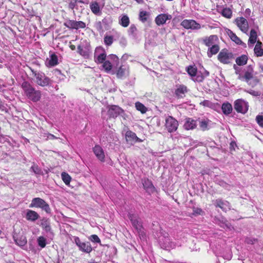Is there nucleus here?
<instances>
[{
  "mask_svg": "<svg viewBox=\"0 0 263 263\" xmlns=\"http://www.w3.org/2000/svg\"><path fill=\"white\" fill-rule=\"evenodd\" d=\"M22 88L26 96L32 101L36 102L40 100L41 91L36 90L28 82H23L22 84Z\"/></svg>",
  "mask_w": 263,
  "mask_h": 263,
  "instance_id": "f257e3e1",
  "label": "nucleus"
},
{
  "mask_svg": "<svg viewBox=\"0 0 263 263\" xmlns=\"http://www.w3.org/2000/svg\"><path fill=\"white\" fill-rule=\"evenodd\" d=\"M29 69L32 72V76L35 78V81L37 85L42 87H46L52 84V81L43 72L35 70L31 67H29Z\"/></svg>",
  "mask_w": 263,
  "mask_h": 263,
  "instance_id": "f03ea898",
  "label": "nucleus"
},
{
  "mask_svg": "<svg viewBox=\"0 0 263 263\" xmlns=\"http://www.w3.org/2000/svg\"><path fill=\"white\" fill-rule=\"evenodd\" d=\"M29 207L40 208L47 213H49L51 212L49 204L44 199L40 197L33 198L29 205Z\"/></svg>",
  "mask_w": 263,
  "mask_h": 263,
  "instance_id": "7ed1b4c3",
  "label": "nucleus"
},
{
  "mask_svg": "<svg viewBox=\"0 0 263 263\" xmlns=\"http://www.w3.org/2000/svg\"><path fill=\"white\" fill-rule=\"evenodd\" d=\"M234 55L232 52H230L227 49H222L217 56L218 61L223 64H229L234 59Z\"/></svg>",
  "mask_w": 263,
  "mask_h": 263,
  "instance_id": "20e7f679",
  "label": "nucleus"
},
{
  "mask_svg": "<svg viewBox=\"0 0 263 263\" xmlns=\"http://www.w3.org/2000/svg\"><path fill=\"white\" fill-rule=\"evenodd\" d=\"M73 240L80 251L89 254L92 251V248L90 242H82L78 236H73Z\"/></svg>",
  "mask_w": 263,
  "mask_h": 263,
  "instance_id": "39448f33",
  "label": "nucleus"
},
{
  "mask_svg": "<svg viewBox=\"0 0 263 263\" xmlns=\"http://www.w3.org/2000/svg\"><path fill=\"white\" fill-rule=\"evenodd\" d=\"M107 108V115L109 119H116L119 116H122L125 114L124 110L118 105H108Z\"/></svg>",
  "mask_w": 263,
  "mask_h": 263,
  "instance_id": "423d86ee",
  "label": "nucleus"
},
{
  "mask_svg": "<svg viewBox=\"0 0 263 263\" xmlns=\"http://www.w3.org/2000/svg\"><path fill=\"white\" fill-rule=\"evenodd\" d=\"M234 107L238 113L245 114L248 110L249 105L248 103L243 99H239L235 101Z\"/></svg>",
  "mask_w": 263,
  "mask_h": 263,
  "instance_id": "0eeeda50",
  "label": "nucleus"
},
{
  "mask_svg": "<svg viewBox=\"0 0 263 263\" xmlns=\"http://www.w3.org/2000/svg\"><path fill=\"white\" fill-rule=\"evenodd\" d=\"M178 125V121L172 116H169L165 119V126L169 133L176 131Z\"/></svg>",
  "mask_w": 263,
  "mask_h": 263,
  "instance_id": "6e6552de",
  "label": "nucleus"
},
{
  "mask_svg": "<svg viewBox=\"0 0 263 263\" xmlns=\"http://www.w3.org/2000/svg\"><path fill=\"white\" fill-rule=\"evenodd\" d=\"M128 218L130 219L133 226L137 230L139 235L142 237L145 236V233L143 231V228L141 223L138 220L137 216L133 214L129 213L128 214Z\"/></svg>",
  "mask_w": 263,
  "mask_h": 263,
  "instance_id": "1a4fd4ad",
  "label": "nucleus"
},
{
  "mask_svg": "<svg viewBox=\"0 0 263 263\" xmlns=\"http://www.w3.org/2000/svg\"><path fill=\"white\" fill-rule=\"evenodd\" d=\"M95 61L97 64H102L106 61V54L103 48H96L95 52Z\"/></svg>",
  "mask_w": 263,
  "mask_h": 263,
  "instance_id": "9d476101",
  "label": "nucleus"
},
{
  "mask_svg": "<svg viewBox=\"0 0 263 263\" xmlns=\"http://www.w3.org/2000/svg\"><path fill=\"white\" fill-rule=\"evenodd\" d=\"M235 23L239 29L243 33H247L249 31L248 21L243 17H237L235 20Z\"/></svg>",
  "mask_w": 263,
  "mask_h": 263,
  "instance_id": "9b49d317",
  "label": "nucleus"
},
{
  "mask_svg": "<svg viewBox=\"0 0 263 263\" xmlns=\"http://www.w3.org/2000/svg\"><path fill=\"white\" fill-rule=\"evenodd\" d=\"M180 25L186 29H199L201 28V25L194 20H184Z\"/></svg>",
  "mask_w": 263,
  "mask_h": 263,
  "instance_id": "f8f14e48",
  "label": "nucleus"
},
{
  "mask_svg": "<svg viewBox=\"0 0 263 263\" xmlns=\"http://www.w3.org/2000/svg\"><path fill=\"white\" fill-rule=\"evenodd\" d=\"M187 87L184 84H178L176 85L174 95L178 99L184 98L188 92Z\"/></svg>",
  "mask_w": 263,
  "mask_h": 263,
  "instance_id": "ddd939ff",
  "label": "nucleus"
},
{
  "mask_svg": "<svg viewBox=\"0 0 263 263\" xmlns=\"http://www.w3.org/2000/svg\"><path fill=\"white\" fill-rule=\"evenodd\" d=\"M143 187L145 191L149 195L156 191V188L153 184L152 181L147 178H143L141 180Z\"/></svg>",
  "mask_w": 263,
  "mask_h": 263,
  "instance_id": "4468645a",
  "label": "nucleus"
},
{
  "mask_svg": "<svg viewBox=\"0 0 263 263\" xmlns=\"http://www.w3.org/2000/svg\"><path fill=\"white\" fill-rule=\"evenodd\" d=\"M95 27L99 33H103L109 28V25L106 18H104L101 21L96 22Z\"/></svg>",
  "mask_w": 263,
  "mask_h": 263,
  "instance_id": "2eb2a0df",
  "label": "nucleus"
},
{
  "mask_svg": "<svg viewBox=\"0 0 263 263\" xmlns=\"http://www.w3.org/2000/svg\"><path fill=\"white\" fill-rule=\"evenodd\" d=\"M218 41L219 39L217 35H211L202 39L203 44L209 47L218 43Z\"/></svg>",
  "mask_w": 263,
  "mask_h": 263,
  "instance_id": "dca6fc26",
  "label": "nucleus"
},
{
  "mask_svg": "<svg viewBox=\"0 0 263 263\" xmlns=\"http://www.w3.org/2000/svg\"><path fill=\"white\" fill-rule=\"evenodd\" d=\"M172 17V15L170 14L162 13L155 17V21L158 26H160L165 24L167 20H171Z\"/></svg>",
  "mask_w": 263,
  "mask_h": 263,
  "instance_id": "f3484780",
  "label": "nucleus"
},
{
  "mask_svg": "<svg viewBox=\"0 0 263 263\" xmlns=\"http://www.w3.org/2000/svg\"><path fill=\"white\" fill-rule=\"evenodd\" d=\"M13 238L15 243L19 246L23 247L27 243L26 237L23 233L22 234L14 233Z\"/></svg>",
  "mask_w": 263,
  "mask_h": 263,
  "instance_id": "a211bd4d",
  "label": "nucleus"
},
{
  "mask_svg": "<svg viewBox=\"0 0 263 263\" xmlns=\"http://www.w3.org/2000/svg\"><path fill=\"white\" fill-rule=\"evenodd\" d=\"M93 152L97 158L101 162L105 161V154L102 147L99 145H96L93 148Z\"/></svg>",
  "mask_w": 263,
  "mask_h": 263,
  "instance_id": "6ab92c4d",
  "label": "nucleus"
},
{
  "mask_svg": "<svg viewBox=\"0 0 263 263\" xmlns=\"http://www.w3.org/2000/svg\"><path fill=\"white\" fill-rule=\"evenodd\" d=\"M197 121L191 118H186L183 125L184 128L186 130H193L197 127Z\"/></svg>",
  "mask_w": 263,
  "mask_h": 263,
  "instance_id": "aec40b11",
  "label": "nucleus"
},
{
  "mask_svg": "<svg viewBox=\"0 0 263 263\" xmlns=\"http://www.w3.org/2000/svg\"><path fill=\"white\" fill-rule=\"evenodd\" d=\"M125 138L127 142H142V140L139 138L136 134L131 131V130H127L125 133Z\"/></svg>",
  "mask_w": 263,
  "mask_h": 263,
  "instance_id": "412c9836",
  "label": "nucleus"
},
{
  "mask_svg": "<svg viewBox=\"0 0 263 263\" xmlns=\"http://www.w3.org/2000/svg\"><path fill=\"white\" fill-rule=\"evenodd\" d=\"M215 206L220 208L223 211H227L229 209V202L221 199H217L215 201Z\"/></svg>",
  "mask_w": 263,
  "mask_h": 263,
  "instance_id": "4be33fe9",
  "label": "nucleus"
},
{
  "mask_svg": "<svg viewBox=\"0 0 263 263\" xmlns=\"http://www.w3.org/2000/svg\"><path fill=\"white\" fill-rule=\"evenodd\" d=\"M89 8L95 15H100L101 14L100 6L97 1H93L90 3Z\"/></svg>",
  "mask_w": 263,
  "mask_h": 263,
  "instance_id": "5701e85b",
  "label": "nucleus"
},
{
  "mask_svg": "<svg viewBox=\"0 0 263 263\" xmlns=\"http://www.w3.org/2000/svg\"><path fill=\"white\" fill-rule=\"evenodd\" d=\"M254 52L257 57L263 56V44L259 40L257 41L254 48Z\"/></svg>",
  "mask_w": 263,
  "mask_h": 263,
  "instance_id": "b1692460",
  "label": "nucleus"
},
{
  "mask_svg": "<svg viewBox=\"0 0 263 263\" xmlns=\"http://www.w3.org/2000/svg\"><path fill=\"white\" fill-rule=\"evenodd\" d=\"M40 217L38 213L33 210H28L27 211L26 218L29 221H34L38 219Z\"/></svg>",
  "mask_w": 263,
  "mask_h": 263,
  "instance_id": "393cba45",
  "label": "nucleus"
},
{
  "mask_svg": "<svg viewBox=\"0 0 263 263\" xmlns=\"http://www.w3.org/2000/svg\"><path fill=\"white\" fill-rule=\"evenodd\" d=\"M167 235L168 234H167ZM161 245L162 248L166 250H168L171 248H174L175 247L174 242L171 240V239L168 236V235H167L166 237H165L163 243L161 242Z\"/></svg>",
  "mask_w": 263,
  "mask_h": 263,
  "instance_id": "a878e982",
  "label": "nucleus"
},
{
  "mask_svg": "<svg viewBox=\"0 0 263 263\" xmlns=\"http://www.w3.org/2000/svg\"><path fill=\"white\" fill-rule=\"evenodd\" d=\"M220 50V47L217 43L215 45L209 47L207 55L209 58H211L213 55L216 54Z\"/></svg>",
  "mask_w": 263,
  "mask_h": 263,
  "instance_id": "bb28decb",
  "label": "nucleus"
},
{
  "mask_svg": "<svg viewBox=\"0 0 263 263\" xmlns=\"http://www.w3.org/2000/svg\"><path fill=\"white\" fill-rule=\"evenodd\" d=\"M150 15V13L146 11H140L139 13V20L142 23H144L148 21Z\"/></svg>",
  "mask_w": 263,
  "mask_h": 263,
  "instance_id": "cd10ccee",
  "label": "nucleus"
},
{
  "mask_svg": "<svg viewBox=\"0 0 263 263\" xmlns=\"http://www.w3.org/2000/svg\"><path fill=\"white\" fill-rule=\"evenodd\" d=\"M257 34L256 31L254 29H252L250 31V36L248 40V45L250 46V45H253L256 42L257 43Z\"/></svg>",
  "mask_w": 263,
  "mask_h": 263,
  "instance_id": "c85d7f7f",
  "label": "nucleus"
},
{
  "mask_svg": "<svg viewBox=\"0 0 263 263\" xmlns=\"http://www.w3.org/2000/svg\"><path fill=\"white\" fill-rule=\"evenodd\" d=\"M221 109L223 113L226 115L230 114L233 110L232 105L229 103H223L221 106Z\"/></svg>",
  "mask_w": 263,
  "mask_h": 263,
  "instance_id": "c756f323",
  "label": "nucleus"
},
{
  "mask_svg": "<svg viewBox=\"0 0 263 263\" xmlns=\"http://www.w3.org/2000/svg\"><path fill=\"white\" fill-rule=\"evenodd\" d=\"M59 64L58 56L53 53L50 56V59L48 62V66L50 67H53Z\"/></svg>",
  "mask_w": 263,
  "mask_h": 263,
  "instance_id": "7c9ffc66",
  "label": "nucleus"
},
{
  "mask_svg": "<svg viewBox=\"0 0 263 263\" xmlns=\"http://www.w3.org/2000/svg\"><path fill=\"white\" fill-rule=\"evenodd\" d=\"M248 58V56L243 54L236 58L235 62L238 66H243L247 63Z\"/></svg>",
  "mask_w": 263,
  "mask_h": 263,
  "instance_id": "2f4dec72",
  "label": "nucleus"
},
{
  "mask_svg": "<svg viewBox=\"0 0 263 263\" xmlns=\"http://www.w3.org/2000/svg\"><path fill=\"white\" fill-rule=\"evenodd\" d=\"M130 23L129 17L126 15H123L119 20V24L122 27L125 28L128 26Z\"/></svg>",
  "mask_w": 263,
  "mask_h": 263,
  "instance_id": "473e14b6",
  "label": "nucleus"
},
{
  "mask_svg": "<svg viewBox=\"0 0 263 263\" xmlns=\"http://www.w3.org/2000/svg\"><path fill=\"white\" fill-rule=\"evenodd\" d=\"M186 71L191 77H194L197 74V68L195 65H189L186 67Z\"/></svg>",
  "mask_w": 263,
  "mask_h": 263,
  "instance_id": "72a5a7b5",
  "label": "nucleus"
},
{
  "mask_svg": "<svg viewBox=\"0 0 263 263\" xmlns=\"http://www.w3.org/2000/svg\"><path fill=\"white\" fill-rule=\"evenodd\" d=\"M228 34L232 41L235 42L236 44L238 45H241L242 43V41L240 40L239 37H238L235 33H234L232 31L229 30L228 32Z\"/></svg>",
  "mask_w": 263,
  "mask_h": 263,
  "instance_id": "f704fd0d",
  "label": "nucleus"
},
{
  "mask_svg": "<svg viewBox=\"0 0 263 263\" xmlns=\"http://www.w3.org/2000/svg\"><path fill=\"white\" fill-rule=\"evenodd\" d=\"M253 77V69L246 71L243 76L242 77L243 79L247 82L248 83Z\"/></svg>",
  "mask_w": 263,
  "mask_h": 263,
  "instance_id": "c9c22d12",
  "label": "nucleus"
},
{
  "mask_svg": "<svg viewBox=\"0 0 263 263\" xmlns=\"http://www.w3.org/2000/svg\"><path fill=\"white\" fill-rule=\"evenodd\" d=\"M222 15L227 18H230L232 16V11L230 8H223L221 12Z\"/></svg>",
  "mask_w": 263,
  "mask_h": 263,
  "instance_id": "e433bc0d",
  "label": "nucleus"
},
{
  "mask_svg": "<svg viewBox=\"0 0 263 263\" xmlns=\"http://www.w3.org/2000/svg\"><path fill=\"white\" fill-rule=\"evenodd\" d=\"M102 64V67L106 72H109L112 69V66L109 61H105Z\"/></svg>",
  "mask_w": 263,
  "mask_h": 263,
  "instance_id": "4c0bfd02",
  "label": "nucleus"
},
{
  "mask_svg": "<svg viewBox=\"0 0 263 263\" xmlns=\"http://www.w3.org/2000/svg\"><path fill=\"white\" fill-rule=\"evenodd\" d=\"M61 176L63 181L66 185H68L70 183L71 178L70 175H68V174L65 172H63L61 174Z\"/></svg>",
  "mask_w": 263,
  "mask_h": 263,
  "instance_id": "58836bf2",
  "label": "nucleus"
},
{
  "mask_svg": "<svg viewBox=\"0 0 263 263\" xmlns=\"http://www.w3.org/2000/svg\"><path fill=\"white\" fill-rule=\"evenodd\" d=\"M135 105L137 109L141 111V113L144 114L146 112L147 108L142 103L138 102L136 103Z\"/></svg>",
  "mask_w": 263,
  "mask_h": 263,
  "instance_id": "ea45409f",
  "label": "nucleus"
},
{
  "mask_svg": "<svg viewBox=\"0 0 263 263\" xmlns=\"http://www.w3.org/2000/svg\"><path fill=\"white\" fill-rule=\"evenodd\" d=\"M114 42V37L112 35H105L104 37V44L107 46H110Z\"/></svg>",
  "mask_w": 263,
  "mask_h": 263,
  "instance_id": "a19ab883",
  "label": "nucleus"
},
{
  "mask_svg": "<svg viewBox=\"0 0 263 263\" xmlns=\"http://www.w3.org/2000/svg\"><path fill=\"white\" fill-rule=\"evenodd\" d=\"M37 242L38 245L42 248H44L46 247V239L44 237L42 236H39L37 238Z\"/></svg>",
  "mask_w": 263,
  "mask_h": 263,
  "instance_id": "79ce46f5",
  "label": "nucleus"
},
{
  "mask_svg": "<svg viewBox=\"0 0 263 263\" xmlns=\"http://www.w3.org/2000/svg\"><path fill=\"white\" fill-rule=\"evenodd\" d=\"M209 121V120H202L200 122V127L202 131H205L209 129L208 127Z\"/></svg>",
  "mask_w": 263,
  "mask_h": 263,
  "instance_id": "37998d69",
  "label": "nucleus"
},
{
  "mask_svg": "<svg viewBox=\"0 0 263 263\" xmlns=\"http://www.w3.org/2000/svg\"><path fill=\"white\" fill-rule=\"evenodd\" d=\"M78 52L80 55L84 57H87L89 55L88 51L84 50L83 47L80 45L78 46Z\"/></svg>",
  "mask_w": 263,
  "mask_h": 263,
  "instance_id": "c03bdc74",
  "label": "nucleus"
},
{
  "mask_svg": "<svg viewBox=\"0 0 263 263\" xmlns=\"http://www.w3.org/2000/svg\"><path fill=\"white\" fill-rule=\"evenodd\" d=\"M195 77V79H193V80L198 83L202 82L205 78V76H204L203 74L200 72L199 73L197 72V74Z\"/></svg>",
  "mask_w": 263,
  "mask_h": 263,
  "instance_id": "a18cd8bd",
  "label": "nucleus"
},
{
  "mask_svg": "<svg viewBox=\"0 0 263 263\" xmlns=\"http://www.w3.org/2000/svg\"><path fill=\"white\" fill-rule=\"evenodd\" d=\"M137 28L135 24H132L129 28L128 33L133 36H136Z\"/></svg>",
  "mask_w": 263,
  "mask_h": 263,
  "instance_id": "49530a36",
  "label": "nucleus"
},
{
  "mask_svg": "<svg viewBox=\"0 0 263 263\" xmlns=\"http://www.w3.org/2000/svg\"><path fill=\"white\" fill-rule=\"evenodd\" d=\"M203 213V212L201 208H195V207H194L193 208L192 214L193 215L196 216V215H202Z\"/></svg>",
  "mask_w": 263,
  "mask_h": 263,
  "instance_id": "de8ad7c7",
  "label": "nucleus"
},
{
  "mask_svg": "<svg viewBox=\"0 0 263 263\" xmlns=\"http://www.w3.org/2000/svg\"><path fill=\"white\" fill-rule=\"evenodd\" d=\"M31 169L35 174L40 175L42 173V171L41 168L36 164H34L31 166Z\"/></svg>",
  "mask_w": 263,
  "mask_h": 263,
  "instance_id": "09e8293b",
  "label": "nucleus"
},
{
  "mask_svg": "<svg viewBox=\"0 0 263 263\" xmlns=\"http://www.w3.org/2000/svg\"><path fill=\"white\" fill-rule=\"evenodd\" d=\"M77 21L74 20H69L67 22L66 26L70 29H76Z\"/></svg>",
  "mask_w": 263,
  "mask_h": 263,
  "instance_id": "8fccbe9b",
  "label": "nucleus"
},
{
  "mask_svg": "<svg viewBox=\"0 0 263 263\" xmlns=\"http://www.w3.org/2000/svg\"><path fill=\"white\" fill-rule=\"evenodd\" d=\"M42 227L46 231L50 232L51 230V228L49 224V223L47 221L42 223L41 224Z\"/></svg>",
  "mask_w": 263,
  "mask_h": 263,
  "instance_id": "3c124183",
  "label": "nucleus"
},
{
  "mask_svg": "<svg viewBox=\"0 0 263 263\" xmlns=\"http://www.w3.org/2000/svg\"><path fill=\"white\" fill-rule=\"evenodd\" d=\"M89 239L94 242L100 243L101 240L99 237L96 234L92 235L90 236Z\"/></svg>",
  "mask_w": 263,
  "mask_h": 263,
  "instance_id": "603ef678",
  "label": "nucleus"
},
{
  "mask_svg": "<svg viewBox=\"0 0 263 263\" xmlns=\"http://www.w3.org/2000/svg\"><path fill=\"white\" fill-rule=\"evenodd\" d=\"M256 120L258 124L263 127V116L257 115L256 117Z\"/></svg>",
  "mask_w": 263,
  "mask_h": 263,
  "instance_id": "864d4df0",
  "label": "nucleus"
},
{
  "mask_svg": "<svg viewBox=\"0 0 263 263\" xmlns=\"http://www.w3.org/2000/svg\"><path fill=\"white\" fill-rule=\"evenodd\" d=\"M86 24L82 21H77L76 29H83L85 28Z\"/></svg>",
  "mask_w": 263,
  "mask_h": 263,
  "instance_id": "5fc2aeb1",
  "label": "nucleus"
},
{
  "mask_svg": "<svg viewBox=\"0 0 263 263\" xmlns=\"http://www.w3.org/2000/svg\"><path fill=\"white\" fill-rule=\"evenodd\" d=\"M125 73V69L122 68V66H120L117 70V75L118 77H122Z\"/></svg>",
  "mask_w": 263,
  "mask_h": 263,
  "instance_id": "6e6d98bb",
  "label": "nucleus"
},
{
  "mask_svg": "<svg viewBox=\"0 0 263 263\" xmlns=\"http://www.w3.org/2000/svg\"><path fill=\"white\" fill-rule=\"evenodd\" d=\"M77 2L76 0H69L68 7L71 10H73L77 6Z\"/></svg>",
  "mask_w": 263,
  "mask_h": 263,
  "instance_id": "4d7b16f0",
  "label": "nucleus"
},
{
  "mask_svg": "<svg viewBox=\"0 0 263 263\" xmlns=\"http://www.w3.org/2000/svg\"><path fill=\"white\" fill-rule=\"evenodd\" d=\"M257 241V239L256 238H246L245 239V242L247 244H254L255 242Z\"/></svg>",
  "mask_w": 263,
  "mask_h": 263,
  "instance_id": "13d9d810",
  "label": "nucleus"
},
{
  "mask_svg": "<svg viewBox=\"0 0 263 263\" xmlns=\"http://www.w3.org/2000/svg\"><path fill=\"white\" fill-rule=\"evenodd\" d=\"M248 92L250 94L254 96H259L260 95V93L259 91H254V90H251V91H248Z\"/></svg>",
  "mask_w": 263,
  "mask_h": 263,
  "instance_id": "bf43d9fd",
  "label": "nucleus"
},
{
  "mask_svg": "<svg viewBox=\"0 0 263 263\" xmlns=\"http://www.w3.org/2000/svg\"><path fill=\"white\" fill-rule=\"evenodd\" d=\"M47 138H48L49 139H50V140H53V139H57V137H56L55 136H54L52 134H48V135L47 136Z\"/></svg>",
  "mask_w": 263,
  "mask_h": 263,
  "instance_id": "052dcab7",
  "label": "nucleus"
},
{
  "mask_svg": "<svg viewBox=\"0 0 263 263\" xmlns=\"http://www.w3.org/2000/svg\"><path fill=\"white\" fill-rule=\"evenodd\" d=\"M69 47L72 50H74L76 49V46L74 45L71 44L69 46Z\"/></svg>",
  "mask_w": 263,
  "mask_h": 263,
  "instance_id": "680f3d73",
  "label": "nucleus"
},
{
  "mask_svg": "<svg viewBox=\"0 0 263 263\" xmlns=\"http://www.w3.org/2000/svg\"><path fill=\"white\" fill-rule=\"evenodd\" d=\"M209 74H210L209 72L208 71L205 70V72H204V74L203 75L205 77L209 76Z\"/></svg>",
  "mask_w": 263,
  "mask_h": 263,
  "instance_id": "e2e57ef3",
  "label": "nucleus"
},
{
  "mask_svg": "<svg viewBox=\"0 0 263 263\" xmlns=\"http://www.w3.org/2000/svg\"><path fill=\"white\" fill-rule=\"evenodd\" d=\"M4 1L5 0H0V8L3 5Z\"/></svg>",
  "mask_w": 263,
  "mask_h": 263,
  "instance_id": "0e129e2a",
  "label": "nucleus"
},
{
  "mask_svg": "<svg viewBox=\"0 0 263 263\" xmlns=\"http://www.w3.org/2000/svg\"><path fill=\"white\" fill-rule=\"evenodd\" d=\"M259 68L260 69V71L263 72V64H260Z\"/></svg>",
  "mask_w": 263,
  "mask_h": 263,
  "instance_id": "69168bd1",
  "label": "nucleus"
},
{
  "mask_svg": "<svg viewBox=\"0 0 263 263\" xmlns=\"http://www.w3.org/2000/svg\"><path fill=\"white\" fill-rule=\"evenodd\" d=\"M77 3H81V4H84V2L83 1V0H76Z\"/></svg>",
  "mask_w": 263,
  "mask_h": 263,
  "instance_id": "338daca9",
  "label": "nucleus"
},
{
  "mask_svg": "<svg viewBox=\"0 0 263 263\" xmlns=\"http://www.w3.org/2000/svg\"><path fill=\"white\" fill-rule=\"evenodd\" d=\"M55 72H57L59 74H61V71L60 70L56 69L55 70Z\"/></svg>",
  "mask_w": 263,
  "mask_h": 263,
  "instance_id": "774afa93",
  "label": "nucleus"
}]
</instances>
